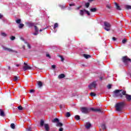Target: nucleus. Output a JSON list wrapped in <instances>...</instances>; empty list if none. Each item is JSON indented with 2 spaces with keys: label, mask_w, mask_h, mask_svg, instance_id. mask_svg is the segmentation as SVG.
Returning <instances> with one entry per match:
<instances>
[{
  "label": "nucleus",
  "mask_w": 131,
  "mask_h": 131,
  "mask_svg": "<svg viewBox=\"0 0 131 131\" xmlns=\"http://www.w3.org/2000/svg\"><path fill=\"white\" fill-rule=\"evenodd\" d=\"M59 57L60 58L61 61L63 62L64 61V58H63V56L59 55Z\"/></svg>",
  "instance_id": "obj_43"
},
{
  "label": "nucleus",
  "mask_w": 131,
  "mask_h": 131,
  "mask_svg": "<svg viewBox=\"0 0 131 131\" xmlns=\"http://www.w3.org/2000/svg\"><path fill=\"white\" fill-rule=\"evenodd\" d=\"M106 8H107V9H111V4H107L106 5Z\"/></svg>",
  "instance_id": "obj_42"
},
{
  "label": "nucleus",
  "mask_w": 131,
  "mask_h": 131,
  "mask_svg": "<svg viewBox=\"0 0 131 131\" xmlns=\"http://www.w3.org/2000/svg\"><path fill=\"white\" fill-rule=\"evenodd\" d=\"M57 27H58V23H55L54 24V29H56L57 28Z\"/></svg>",
  "instance_id": "obj_39"
},
{
  "label": "nucleus",
  "mask_w": 131,
  "mask_h": 131,
  "mask_svg": "<svg viewBox=\"0 0 131 131\" xmlns=\"http://www.w3.org/2000/svg\"><path fill=\"white\" fill-rule=\"evenodd\" d=\"M115 5L117 10H118L119 11H120L121 10V8H120V6H119V5H118V4H117V3H115Z\"/></svg>",
  "instance_id": "obj_13"
},
{
  "label": "nucleus",
  "mask_w": 131,
  "mask_h": 131,
  "mask_svg": "<svg viewBox=\"0 0 131 131\" xmlns=\"http://www.w3.org/2000/svg\"><path fill=\"white\" fill-rule=\"evenodd\" d=\"M75 118L76 120H79V119H80V117L78 115H76Z\"/></svg>",
  "instance_id": "obj_26"
},
{
  "label": "nucleus",
  "mask_w": 131,
  "mask_h": 131,
  "mask_svg": "<svg viewBox=\"0 0 131 131\" xmlns=\"http://www.w3.org/2000/svg\"><path fill=\"white\" fill-rule=\"evenodd\" d=\"M113 40H114V41H115L116 40V38L115 37H113Z\"/></svg>",
  "instance_id": "obj_52"
},
{
  "label": "nucleus",
  "mask_w": 131,
  "mask_h": 131,
  "mask_svg": "<svg viewBox=\"0 0 131 131\" xmlns=\"http://www.w3.org/2000/svg\"><path fill=\"white\" fill-rule=\"evenodd\" d=\"M80 110L81 112H82V113H84V114H87V113L90 112V110H92V111H94V112H100L101 113H103L102 108H95L94 107L89 108L85 107H82L80 108Z\"/></svg>",
  "instance_id": "obj_2"
},
{
  "label": "nucleus",
  "mask_w": 131,
  "mask_h": 131,
  "mask_svg": "<svg viewBox=\"0 0 131 131\" xmlns=\"http://www.w3.org/2000/svg\"><path fill=\"white\" fill-rule=\"evenodd\" d=\"M125 8H126V10H131V6L126 5L125 6Z\"/></svg>",
  "instance_id": "obj_29"
},
{
  "label": "nucleus",
  "mask_w": 131,
  "mask_h": 131,
  "mask_svg": "<svg viewBox=\"0 0 131 131\" xmlns=\"http://www.w3.org/2000/svg\"><path fill=\"white\" fill-rule=\"evenodd\" d=\"M91 126H92V124L90 122H86L85 124V127L87 128V129H89L90 128Z\"/></svg>",
  "instance_id": "obj_12"
},
{
  "label": "nucleus",
  "mask_w": 131,
  "mask_h": 131,
  "mask_svg": "<svg viewBox=\"0 0 131 131\" xmlns=\"http://www.w3.org/2000/svg\"><path fill=\"white\" fill-rule=\"evenodd\" d=\"M52 68H53V69H55V68H56V66L55 65H52Z\"/></svg>",
  "instance_id": "obj_48"
},
{
  "label": "nucleus",
  "mask_w": 131,
  "mask_h": 131,
  "mask_svg": "<svg viewBox=\"0 0 131 131\" xmlns=\"http://www.w3.org/2000/svg\"><path fill=\"white\" fill-rule=\"evenodd\" d=\"M104 29L106 30V31H110L111 30V25L107 22H104Z\"/></svg>",
  "instance_id": "obj_4"
},
{
  "label": "nucleus",
  "mask_w": 131,
  "mask_h": 131,
  "mask_svg": "<svg viewBox=\"0 0 131 131\" xmlns=\"http://www.w3.org/2000/svg\"><path fill=\"white\" fill-rule=\"evenodd\" d=\"M20 39H21V40H24V38H23V37H21Z\"/></svg>",
  "instance_id": "obj_56"
},
{
  "label": "nucleus",
  "mask_w": 131,
  "mask_h": 131,
  "mask_svg": "<svg viewBox=\"0 0 131 131\" xmlns=\"http://www.w3.org/2000/svg\"><path fill=\"white\" fill-rule=\"evenodd\" d=\"M27 131H31V127H29L28 129H26Z\"/></svg>",
  "instance_id": "obj_46"
},
{
  "label": "nucleus",
  "mask_w": 131,
  "mask_h": 131,
  "mask_svg": "<svg viewBox=\"0 0 131 131\" xmlns=\"http://www.w3.org/2000/svg\"><path fill=\"white\" fill-rule=\"evenodd\" d=\"M52 122H54V123H55V122H59V119H58L57 118H55L54 119H53L52 120Z\"/></svg>",
  "instance_id": "obj_22"
},
{
  "label": "nucleus",
  "mask_w": 131,
  "mask_h": 131,
  "mask_svg": "<svg viewBox=\"0 0 131 131\" xmlns=\"http://www.w3.org/2000/svg\"><path fill=\"white\" fill-rule=\"evenodd\" d=\"M123 106H124V103L123 102H119L116 104V109L117 111H121L122 110V108H123Z\"/></svg>",
  "instance_id": "obj_3"
},
{
  "label": "nucleus",
  "mask_w": 131,
  "mask_h": 131,
  "mask_svg": "<svg viewBox=\"0 0 131 131\" xmlns=\"http://www.w3.org/2000/svg\"><path fill=\"white\" fill-rule=\"evenodd\" d=\"M40 126H43V125H45V121H43V120H40Z\"/></svg>",
  "instance_id": "obj_18"
},
{
  "label": "nucleus",
  "mask_w": 131,
  "mask_h": 131,
  "mask_svg": "<svg viewBox=\"0 0 131 131\" xmlns=\"http://www.w3.org/2000/svg\"><path fill=\"white\" fill-rule=\"evenodd\" d=\"M89 2H93V0H88Z\"/></svg>",
  "instance_id": "obj_59"
},
{
  "label": "nucleus",
  "mask_w": 131,
  "mask_h": 131,
  "mask_svg": "<svg viewBox=\"0 0 131 131\" xmlns=\"http://www.w3.org/2000/svg\"><path fill=\"white\" fill-rule=\"evenodd\" d=\"M34 90H31L30 91V93H34Z\"/></svg>",
  "instance_id": "obj_50"
},
{
  "label": "nucleus",
  "mask_w": 131,
  "mask_h": 131,
  "mask_svg": "<svg viewBox=\"0 0 131 131\" xmlns=\"http://www.w3.org/2000/svg\"><path fill=\"white\" fill-rule=\"evenodd\" d=\"M88 88H89L90 90H92L93 88L96 89V88H97V81H94L90 83L89 85Z\"/></svg>",
  "instance_id": "obj_6"
},
{
  "label": "nucleus",
  "mask_w": 131,
  "mask_h": 131,
  "mask_svg": "<svg viewBox=\"0 0 131 131\" xmlns=\"http://www.w3.org/2000/svg\"><path fill=\"white\" fill-rule=\"evenodd\" d=\"M10 127L11 128H12L13 129H15V124L11 123V125H10Z\"/></svg>",
  "instance_id": "obj_23"
},
{
  "label": "nucleus",
  "mask_w": 131,
  "mask_h": 131,
  "mask_svg": "<svg viewBox=\"0 0 131 131\" xmlns=\"http://www.w3.org/2000/svg\"><path fill=\"white\" fill-rule=\"evenodd\" d=\"M90 96H91V97H96V94L94 92H91L90 93Z\"/></svg>",
  "instance_id": "obj_34"
},
{
  "label": "nucleus",
  "mask_w": 131,
  "mask_h": 131,
  "mask_svg": "<svg viewBox=\"0 0 131 131\" xmlns=\"http://www.w3.org/2000/svg\"><path fill=\"white\" fill-rule=\"evenodd\" d=\"M13 80H14V81H17V80H18V77L15 76L14 77Z\"/></svg>",
  "instance_id": "obj_38"
},
{
  "label": "nucleus",
  "mask_w": 131,
  "mask_h": 131,
  "mask_svg": "<svg viewBox=\"0 0 131 131\" xmlns=\"http://www.w3.org/2000/svg\"><path fill=\"white\" fill-rule=\"evenodd\" d=\"M127 39H125V38H124V39H123L122 40V43H126V42H127Z\"/></svg>",
  "instance_id": "obj_32"
},
{
  "label": "nucleus",
  "mask_w": 131,
  "mask_h": 131,
  "mask_svg": "<svg viewBox=\"0 0 131 131\" xmlns=\"http://www.w3.org/2000/svg\"><path fill=\"white\" fill-rule=\"evenodd\" d=\"M23 49H25V46H23Z\"/></svg>",
  "instance_id": "obj_60"
},
{
  "label": "nucleus",
  "mask_w": 131,
  "mask_h": 131,
  "mask_svg": "<svg viewBox=\"0 0 131 131\" xmlns=\"http://www.w3.org/2000/svg\"><path fill=\"white\" fill-rule=\"evenodd\" d=\"M56 126H59V127H61V126H63V124L61 122H58L56 124Z\"/></svg>",
  "instance_id": "obj_16"
},
{
  "label": "nucleus",
  "mask_w": 131,
  "mask_h": 131,
  "mask_svg": "<svg viewBox=\"0 0 131 131\" xmlns=\"http://www.w3.org/2000/svg\"><path fill=\"white\" fill-rule=\"evenodd\" d=\"M17 108L18 109V110H23V107H22V106L19 105L17 107Z\"/></svg>",
  "instance_id": "obj_37"
},
{
  "label": "nucleus",
  "mask_w": 131,
  "mask_h": 131,
  "mask_svg": "<svg viewBox=\"0 0 131 131\" xmlns=\"http://www.w3.org/2000/svg\"><path fill=\"white\" fill-rule=\"evenodd\" d=\"M18 27L20 29L23 28V27H24V24H19L18 25Z\"/></svg>",
  "instance_id": "obj_21"
},
{
  "label": "nucleus",
  "mask_w": 131,
  "mask_h": 131,
  "mask_svg": "<svg viewBox=\"0 0 131 131\" xmlns=\"http://www.w3.org/2000/svg\"><path fill=\"white\" fill-rule=\"evenodd\" d=\"M2 48L3 50H4V51H8V52H10V53H18L17 51L12 50L11 48H8L4 46H2Z\"/></svg>",
  "instance_id": "obj_7"
},
{
  "label": "nucleus",
  "mask_w": 131,
  "mask_h": 131,
  "mask_svg": "<svg viewBox=\"0 0 131 131\" xmlns=\"http://www.w3.org/2000/svg\"><path fill=\"white\" fill-rule=\"evenodd\" d=\"M91 12H92L93 13H95V12H97V8H94L90 9Z\"/></svg>",
  "instance_id": "obj_19"
},
{
  "label": "nucleus",
  "mask_w": 131,
  "mask_h": 131,
  "mask_svg": "<svg viewBox=\"0 0 131 131\" xmlns=\"http://www.w3.org/2000/svg\"><path fill=\"white\" fill-rule=\"evenodd\" d=\"M122 61L123 63H124L125 65H126V66L128 65V63L127 62H128V61L131 62L130 58H129L128 57H127V56L123 57Z\"/></svg>",
  "instance_id": "obj_5"
},
{
  "label": "nucleus",
  "mask_w": 131,
  "mask_h": 131,
  "mask_svg": "<svg viewBox=\"0 0 131 131\" xmlns=\"http://www.w3.org/2000/svg\"><path fill=\"white\" fill-rule=\"evenodd\" d=\"M60 8H61V10H63L66 8V6L62 5H58Z\"/></svg>",
  "instance_id": "obj_24"
},
{
  "label": "nucleus",
  "mask_w": 131,
  "mask_h": 131,
  "mask_svg": "<svg viewBox=\"0 0 131 131\" xmlns=\"http://www.w3.org/2000/svg\"><path fill=\"white\" fill-rule=\"evenodd\" d=\"M66 117H70L71 116V115L70 114V113L67 112L66 114Z\"/></svg>",
  "instance_id": "obj_31"
},
{
  "label": "nucleus",
  "mask_w": 131,
  "mask_h": 131,
  "mask_svg": "<svg viewBox=\"0 0 131 131\" xmlns=\"http://www.w3.org/2000/svg\"><path fill=\"white\" fill-rule=\"evenodd\" d=\"M100 79H102V78H100Z\"/></svg>",
  "instance_id": "obj_62"
},
{
  "label": "nucleus",
  "mask_w": 131,
  "mask_h": 131,
  "mask_svg": "<svg viewBox=\"0 0 131 131\" xmlns=\"http://www.w3.org/2000/svg\"><path fill=\"white\" fill-rule=\"evenodd\" d=\"M0 116H2V117H5L6 116V114H5V112L2 109H0Z\"/></svg>",
  "instance_id": "obj_10"
},
{
  "label": "nucleus",
  "mask_w": 131,
  "mask_h": 131,
  "mask_svg": "<svg viewBox=\"0 0 131 131\" xmlns=\"http://www.w3.org/2000/svg\"><path fill=\"white\" fill-rule=\"evenodd\" d=\"M64 77H65V75L64 74H60L58 76V78H59V79H61L62 78H64Z\"/></svg>",
  "instance_id": "obj_15"
},
{
  "label": "nucleus",
  "mask_w": 131,
  "mask_h": 131,
  "mask_svg": "<svg viewBox=\"0 0 131 131\" xmlns=\"http://www.w3.org/2000/svg\"><path fill=\"white\" fill-rule=\"evenodd\" d=\"M112 87V85L109 84L108 85H107V89H108V90H110V89H111V88Z\"/></svg>",
  "instance_id": "obj_41"
},
{
  "label": "nucleus",
  "mask_w": 131,
  "mask_h": 131,
  "mask_svg": "<svg viewBox=\"0 0 131 131\" xmlns=\"http://www.w3.org/2000/svg\"><path fill=\"white\" fill-rule=\"evenodd\" d=\"M34 26V28H35V32H38V31H39V30L38 29V28L37 27V26Z\"/></svg>",
  "instance_id": "obj_25"
},
{
  "label": "nucleus",
  "mask_w": 131,
  "mask_h": 131,
  "mask_svg": "<svg viewBox=\"0 0 131 131\" xmlns=\"http://www.w3.org/2000/svg\"><path fill=\"white\" fill-rule=\"evenodd\" d=\"M83 57L85 58V59H89V58H91V55H88V54H84Z\"/></svg>",
  "instance_id": "obj_20"
},
{
  "label": "nucleus",
  "mask_w": 131,
  "mask_h": 131,
  "mask_svg": "<svg viewBox=\"0 0 131 131\" xmlns=\"http://www.w3.org/2000/svg\"><path fill=\"white\" fill-rule=\"evenodd\" d=\"M1 36H3V37H7V36H8L7 33L3 32L1 33Z\"/></svg>",
  "instance_id": "obj_14"
},
{
  "label": "nucleus",
  "mask_w": 131,
  "mask_h": 131,
  "mask_svg": "<svg viewBox=\"0 0 131 131\" xmlns=\"http://www.w3.org/2000/svg\"><path fill=\"white\" fill-rule=\"evenodd\" d=\"M26 25H27V26H28V27H33V26H34L35 25L34 23L32 22L26 23Z\"/></svg>",
  "instance_id": "obj_9"
},
{
  "label": "nucleus",
  "mask_w": 131,
  "mask_h": 131,
  "mask_svg": "<svg viewBox=\"0 0 131 131\" xmlns=\"http://www.w3.org/2000/svg\"><path fill=\"white\" fill-rule=\"evenodd\" d=\"M82 66H84V65H83V64H82Z\"/></svg>",
  "instance_id": "obj_61"
},
{
  "label": "nucleus",
  "mask_w": 131,
  "mask_h": 131,
  "mask_svg": "<svg viewBox=\"0 0 131 131\" xmlns=\"http://www.w3.org/2000/svg\"><path fill=\"white\" fill-rule=\"evenodd\" d=\"M80 8H81V6H80L77 7V8H76V10H79V9H80Z\"/></svg>",
  "instance_id": "obj_51"
},
{
  "label": "nucleus",
  "mask_w": 131,
  "mask_h": 131,
  "mask_svg": "<svg viewBox=\"0 0 131 131\" xmlns=\"http://www.w3.org/2000/svg\"><path fill=\"white\" fill-rule=\"evenodd\" d=\"M8 69L10 70L11 69V67L10 66L8 67Z\"/></svg>",
  "instance_id": "obj_57"
},
{
  "label": "nucleus",
  "mask_w": 131,
  "mask_h": 131,
  "mask_svg": "<svg viewBox=\"0 0 131 131\" xmlns=\"http://www.w3.org/2000/svg\"><path fill=\"white\" fill-rule=\"evenodd\" d=\"M3 18V15L0 13V19H2Z\"/></svg>",
  "instance_id": "obj_54"
},
{
  "label": "nucleus",
  "mask_w": 131,
  "mask_h": 131,
  "mask_svg": "<svg viewBox=\"0 0 131 131\" xmlns=\"http://www.w3.org/2000/svg\"><path fill=\"white\" fill-rule=\"evenodd\" d=\"M44 127L46 131H50V126H49L48 124H45Z\"/></svg>",
  "instance_id": "obj_11"
},
{
  "label": "nucleus",
  "mask_w": 131,
  "mask_h": 131,
  "mask_svg": "<svg viewBox=\"0 0 131 131\" xmlns=\"http://www.w3.org/2000/svg\"><path fill=\"white\" fill-rule=\"evenodd\" d=\"M33 34V35H37V34H38V32H35V33H34Z\"/></svg>",
  "instance_id": "obj_47"
},
{
  "label": "nucleus",
  "mask_w": 131,
  "mask_h": 131,
  "mask_svg": "<svg viewBox=\"0 0 131 131\" xmlns=\"http://www.w3.org/2000/svg\"><path fill=\"white\" fill-rule=\"evenodd\" d=\"M100 130H101V129H100Z\"/></svg>",
  "instance_id": "obj_63"
},
{
  "label": "nucleus",
  "mask_w": 131,
  "mask_h": 131,
  "mask_svg": "<svg viewBox=\"0 0 131 131\" xmlns=\"http://www.w3.org/2000/svg\"><path fill=\"white\" fill-rule=\"evenodd\" d=\"M59 131H63V128L61 127L59 129Z\"/></svg>",
  "instance_id": "obj_53"
},
{
  "label": "nucleus",
  "mask_w": 131,
  "mask_h": 131,
  "mask_svg": "<svg viewBox=\"0 0 131 131\" xmlns=\"http://www.w3.org/2000/svg\"><path fill=\"white\" fill-rule=\"evenodd\" d=\"M10 39H11V40H15V39H16V37H15L14 36H12L10 37Z\"/></svg>",
  "instance_id": "obj_35"
},
{
  "label": "nucleus",
  "mask_w": 131,
  "mask_h": 131,
  "mask_svg": "<svg viewBox=\"0 0 131 131\" xmlns=\"http://www.w3.org/2000/svg\"><path fill=\"white\" fill-rule=\"evenodd\" d=\"M113 97L114 98H116L117 97H120V98H122L123 96H125V98L127 101H131V95L126 94V92L123 90H116L114 91Z\"/></svg>",
  "instance_id": "obj_1"
},
{
  "label": "nucleus",
  "mask_w": 131,
  "mask_h": 131,
  "mask_svg": "<svg viewBox=\"0 0 131 131\" xmlns=\"http://www.w3.org/2000/svg\"><path fill=\"white\" fill-rule=\"evenodd\" d=\"M16 23H17V24H20L21 23V19H16L15 20Z\"/></svg>",
  "instance_id": "obj_30"
},
{
  "label": "nucleus",
  "mask_w": 131,
  "mask_h": 131,
  "mask_svg": "<svg viewBox=\"0 0 131 131\" xmlns=\"http://www.w3.org/2000/svg\"><path fill=\"white\" fill-rule=\"evenodd\" d=\"M101 128H102L103 130H105V129H106V125H105V124H103L101 125Z\"/></svg>",
  "instance_id": "obj_27"
},
{
  "label": "nucleus",
  "mask_w": 131,
  "mask_h": 131,
  "mask_svg": "<svg viewBox=\"0 0 131 131\" xmlns=\"http://www.w3.org/2000/svg\"><path fill=\"white\" fill-rule=\"evenodd\" d=\"M19 64H16L17 67H19Z\"/></svg>",
  "instance_id": "obj_58"
},
{
  "label": "nucleus",
  "mask_w": 131,
  "mask_h": 131,
  "mask_svg": "<svg viewBox=\"0 0 131 131\" xmlns=\"http://www.w3.org/2000/svg\"><path fill=\"white\" fill-rule=\"evenodd\" d=\"M69 6H70V7L74 6H75V4H74V3H73V4H70Z\"/></svg>",
  "instance_id": "obj_45"
},
{
  "label": "nucleus",
  "mask_w": 131,
  "mask_h": 131,
  "mask_svg": "<svg viewBox=\"0 0 131 131\" xmlns=\"http://www.w3.org/2000/svg\"><path fill=\"white\" fill-rule=\"evenodd\" d=\"M85 6L86 8H89V7H90V3H85Z\"/></svg>",
  "instance_id": "obj_40"
},
{
  "label": "nucleus",
  "mask_w": 131,
  "mask_h": 131,
  "mask_svg": "<svg viewBox=\"0 0 131 131\" xmlns=\"http://www.w3.org/2000/svg\"><path fill=\"white\" fill-rule=\"evenodd\" d=\"M68 10L69 11H70V10H72V8H71V7H68Z\"/></svg>",
  "instance_id": "obj_49"
},
{
  "label": "nucleus",
  "mask_w": 131,
  "mask_h": 131,
  "mask_svg": "<svg viewBox=\"0 0 131 131\" xmlns=\"http://www.w3.org/2000/svg\"><path fill=\"white\" fill-rule=\"evenodd\" d=\"M24 65H25V66L23 67V68L25 71H26V70H31L32 69L31 67L29 66L26 62L24 63Z\"/></svg>",
  "instance_id": "obj_8"
},
{
  "label": "nucleus",
  "mask_w": 131,
  "mask_h": 131,
  "mask_svg": "<svg viewBox=\"0 0 131 131\" xmlns=\"http://www.w3.org/2000/svg\"><path fill=\"white\" fill-rule=\"evenodd\" d=\"M45 29H46V28L43 29H40L39 30L40 32H41V31H42V30H45Z\"/></svg>",
  "instance_id": "obj_55"
},
{
  "label": "nucleus",
  "mask_w": 131,
  "mask_h": 131,
  "mask_svg": "<svg viewBox=\"0 0 131 131\" xmlns=\"http://www.w3.org/2000/svg\"><path fill=\"white\" fill-rule=\"evenodd\" d=\"M25 43H27L28 46V48L29 49H31V46H30V44L28 43L27 41H25Z\"/></svg>",
  "instance_id": "obj_33"
},
{
  "label": "nucleus",
  "mask_w": 131,
  "mask_h": 131,
  "mask_svg": "<svg viewBox=\"0 0 131 131\" xmlns=\"http://www.w3.org/2000/svg\"><path fill=\"white\" fill-rule=\"evenodd\" d=\"M84 13V10H80V15L81 16H83Z\"/></svg>",
  "instance_id": "obj_28"
},
{
  "label": "nucleus",
  "mask_w": 131,
  "mask_h": 131,
  "mask_svg": "<svg viewBox=\"0 0 131 131\" xmlns=\"http://www.w3.org/2000/svg\"><path fill=\"white\" fill-rule=\"evenodd\" d=\"M84 11L89 16H90V15H91V14L90 13V12H89V11H87L85 9H84Z\"/></svg>",
  "instance_id": "obj_36"
},
{
  "label": "nucleus",
  "mask_w": 131,
  "mask_h": 131,
  "mask_svg": "<svg viewBox=\"0 0 131 131\" xmlns=\"http://www.w3.org/2000/svg\"><path fill=\"white\" fill-rule=\"evenodd\" d=\"M37 83L39 88H41V86H42V82H41V81H38Z\"/></svg>",
  "instance_id": "obj_17"
},
{
  "label": "nucleus",
  "mask_w": 131,
  "mask_h": 131,
  "mask_svg": "<svg viewBox=\"0 0 131 131\" xmlns=\"http://www.w3.org/2000/svg\"><path fill=\"white\" fill-rule=\"evenodd\" d=\"M46 57H47L48 58H49V59H51V55H50V54H46Z\"/></svg>",
  "instance_id": "obj_44"
}]
</instances>
